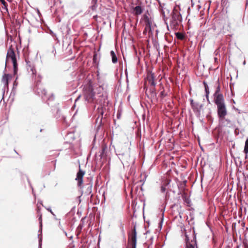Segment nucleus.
I'll list each match as a JSON object with an SVG mask.
<instances>
[{
  "label": "nucleus",
  "mask_w": 248,
  "mask_h": 248,
  "mask_svg": "<svg viewBox=\"0 0 248 248\" xmlns=\"http://www.w3.org/2000/svg\"><path fill=\"white\" fill-rule=\"evenodd\" d=\"M16 48L17 50H18V49H17V46H16ZM18 53H19V51H17V54H18Z\"/></svg>",
  "instance_id": "33"
},
{
  "label": "nucleus",
  "mask_w": 248,
  "mask_h": 248,
  "mask_svg": "<svg viewBox=\"0 0 248 248\" xmlns=\"http://www.w3.org/2000/svg\"><path fill=\"white\" fill-rule=\"evenodd\" d=\"M17 85V84H16V81H15V82H14V85Z\"/></svg>",
  "instance_id": "32"
},
{
  "label": "nucleus",
  "mask_w": 248,
  "mask_h": 248,
  "mask_svg": "<svg viewBox=\"0 0 248 248\" xmlns=\"http://www.w3.org/2000/svg\"><path fill=\"white\" fill-rule=\"evenodd\" d=\"M160 95L162 97H164L166 96V94L165 93L164 91H162L160 93Z\"/></svg>",
  "instance_id": "26"
},
{
  "label": "nucleus",
  "mask_w": 248,
  "mask_h": 248,
  "mask_svg": "<svg viewBox=\"0 0 248 248\" xmlns=\"http://www.w3.org/2000/svg\"><path fill=\"white\" fill-rule=\"evenodd\" d=\"M110 55L112 58V62L113 63H116L118 62L117 57L116 56V55L115 53V52L113 50H111L110 51Z\"/></svg>",
  "instance_id": "14"
},
{
  "label": "nucleus",
  "mask_w": 248,
  "mask_h": 248,
  "mask_svg": "<svg viewBox=\"0 0 248 248\" xmlns=\"http://www.w3.org/2000/svg\"><path fill=\"white\" fill-rule=\"evenodd\" d=\"M104 108L103 107V106H101L100 107H99L97 108V115L98 116L97 117L96 119V123L99 124H100L102 123V120L103 118V115L104 114Z\"/></svg>",
  "instance_id": "8"
},
{
  "label": "nucleus",
  "mask_w": 248,
  "mask_h": 248,
  "mask_svg": "<svg viewBox=\"0 0 248 248\" xmlns=\"http://www.w3.org/2000/svg\"><path fill=\"white\" fill-rule=\"evenodd\" d=\"M39 220H40L41 222L42 221V216L41 215H40V216Z\"/></svg>",
  "instance_id": "29"
},
{
  "label": "nucleus",
  "mask_w": 248,
  "mask_h": 248,
  "mask_svg": "<svg viewBox=\"0 0 248 248\" xmlns=\"http://www.w3.org/2000/svg\"><path fill=\"white\" fill-rule=\"evenodd\" d=\"M85 175V171L82 170L79 166V170L77 174L76 180L77 181V186L80 189L83 188V177Z\"/></svg>",
  "instance_id": "6"
},
{
  "label": "nucleus",
  "mask_w": 248,
  "mask_h": 248,
  "mask_svg": "<svg viewBox=\"0 0 248 248\" xmlns=\"http://www.w3.org/2000/svg\"><path fill=\"white\" fill-rule=\"evenodd\" d=\"M107 149V147L105 145H104L102 146L101 151L100 152V156L101 157H103L104 156L105 152L106 151V150Z\"/></svg>",
  "instance_id": "21"
},
{
  "label": "nucleus",
  "mask_w": 248,
  "mask_h": 248,
  "mask_svg": "<svg viewBox=\"0 0 248 248\" xmlns=\"http://www.w3.org/2000/svg\"><path fill=\"white\" fill-rule=\"evenodd\" d=\"M83 96L88 103L99 104L101 106H105L108 104L107 95L101 86L94 88L91 83L84 86Z\"/></svg>",
  "instance_id": "1"
},
{
  "label": "nucleus",
  "mask_w": 248,
  "mask_h": 248,
  "mask_svg": "<svg viewBox=\"0 0 248 248\" xmlns=\"http://www.w3.org/2000/svg\"><path fill=\"white\" fill-rule=\"evenodd\" d=\"M244 153L246 154V158H248V139L246 140L245 142V148H244Z\"/></svg>",
  "instance_id": "17"
},
{
  "label": "nucleus",
  "mask_w": 248,
  "mask_h": 248,
  "mask_svg": "<svg viewBox=\"0 0 248 248\" xmlns=\"http://www.w3.org/2000/svg\"><path fill=\"white\" fill-rule=\"evenodd\" d=\"M228 115L229 113L224 103L223 95L218 93V117L221 126H229L231 124V121L228 118Z\"/></svg>",
  "instance_id": "2"
},
{
  "label": "nucleus",
  "mask_w": 248,
  "mask_h": 248,
  "mask_svg": "<svg viewBox=\"0 0 248 248\" xmlns=\"http://www.w3.org/2000/svg\"><path fill=\"white\" fill-rule=\"evenodd\" d=\"M27 63V68L29 72H31V74L35 76V79H36V70L34 66L30 62L26 61Z\"/></svg>",
  "instance_id": "9"
},
{
  "label": "nucleus",
  "mask_w": 248,
  "mask_h": 248,
  "mask_svg": "<svg viewBox=\"0 0 248 248\" xmlns=\"http://www.w3.org/2000/svg\"><path fill=\"white\" fill-rule=\"evenodd\" d=\"M176 37L180 40H183L185 38V36L183 33L177 32L175 33Z\"/></svg>",
  "instance_id": "16"
},
{
  "label": "nucleus",
  "mask_w": 248,
  "mask_h": 248,
  "mask_svg": "<svg viewBox=\"0 0 248 248\" xmlns=\"http://www.w3.org/2000/svg\"><path fill=\"white\" fill-rule=\"evenodd\" d=\"M38 78H39V79L37 80V82H40V76H38Z\"/></svg>",
  "instance_id": "30"
},
{
  "label": "nucleus",
  "mask_w": 248,
  "mask_h": 248,
  "mask_svg": "<svg viewBox=\"0 0 248 248\" xmlns=\"http://www.w3.org/2000/svg\"><path fill=\"white\" fill-rule=\"evenodd\" d=\"M191 105L196 115L200 116L201 112L202 110V105L198 102H194L192 100L191 101Z\"/></svg>",
  "instance_id": "7"
},
{
  "label": "nucleus",
  "mask_w": 248,
  "mask_h": 248,
  "mask_svg": "<svg viewBox=\"0 0 248 248\" xmlns=\"http://www.w3.org/2000/svg\"><path fill=\"white\" fill-rule=\"evenodd\" d=\"M149 83L150 84L151 87H155V83L154 80V78L153 75L151 76L150 78L149 81Z\"/></svg>",
  "instance_id": "19"
},
{
  "label": "nucleus",
  "mask_w": 248,
  "mask_h": 248,
  "mask_svg": "<svg viewBox=\"0 0 248 248\" xmlns=\"http://www.w3.org/2000/svg\"><path fill=\"white\" fill-rule=\"evenodd\" d=\"M56 167V164H54V168Z\"/></svg>",
  "instance_id": "36"
},
{
  "label": "nucleus",
  "mask_w": 248,
  "mask_h": 248,
  "mask_svg": "<svg viewBox=\"0 0 248 248\" xmlns=\"http://www.w3.org/2000/svg\"><path fill=\"white\" fill-rule=\"evenodd\" d=\"M12 78V75L9 74H4L3 75L2 78V82L4 84V86H8L9 80L11 79Z\"/></svg>",
  "instance_id": "10"
},
{
  "label": "nucleus",
  "mask_w": 248,
  "mask_h": 248,
  "mask_svg": "<svg viewBox=\"0 0 248 248\" xmlns=\"http://www.w3.org/2000/svg\"><path fill=\"white\" fill-rule=\"evenodd\" d=\"M182 21V16L176 8H174L171 14V19L170 22V26L173 28H176Z\"/></svg>",
  "instance_id": "4"
},
{
  "label": "nucleus",
  "mask_w": 248,
  "mask_h": 248,
  "mask_svg": "<svg viewBox=\"0 0 248 248\" xmlns=\"http://www.w3.org/2000/svg\"><path fill=\"white\" fill-rule=\"evenodd\" d=\"M204 86H205V91H206V96H207V98H208V95L209 93V89L208 88L207 85L206 84H205V83L204 82Z\"/></svg>",
  "instance_id": "25"
},
{
  "label": "nucleus",
  "mask_w": 248,
  "mask_h": 248,
  "mask_svg": "<svg viewBox=\"0 0 248 248\" xmlns=\"http://www.w3.org/2000/svg\"><path fill=\"white\" fill-rule=\"evenodd\" d=\"M0 1L4 5H5V4H6V2H5V1L4 0H0Z\"/></svg>",
  "instance_id": "28"
},
{
  "label": "nucleus",
  "mask_w": 248,
  "mask_h": 248,
  "mask_svg": "<svg viewBox=\"0 0 248 248\" xmlns=\"http://www.w3.org/2000/svg\"><path fill=\"white\" fill-rule=\"evenodd\" d=\"M196 245L195 241H191V242L188 241L186 242V248H195V245Z\"/></svg>",
  "instance_id": "15"
},
{
  "label": "nucleus",
  "mask_w": 248,
  "mask_h": 248,
  "mask_svg": "<svg viewBox=\"0 0 248 248\" xmlns=\"http://www.w3.org/2000/svg\"><path fill=\"white\" fill-rule=\"evenodd\" d=\"M128 243L131 246V248H136L137 232L135 226L128 234Z\"/></svg>",
  "instance_id": "5"
},
{
  "label": "nucleus",
  "mask_w": 248,
  "mask_h": 248,
  "mask_svg": "<svg viewBox=\"0 0 248 248\" xmlns=\"http://www.w3.org/2000/svg\"><path fill=\"white\" fill-rule=\"evenodd\" d=\"M161 191L164 192L166 190V188L165 186H161Z\"/></svg>",
  "instance_id": "27"
},
{
  "label": "nucleus",
  "mask_w": 248,
  "mask_h": 248,
  "mask_svg": "<svg viewBox=\"0 0 248 248\" xmlns=\"http://www.w3.org/2000/svg\"><path fill=\"white\" fill-rule=\"evenodd\" d=\"M17 85V84H16V81H15V82H14V85Z\"/></svg>",
  "instance_id": "31"
},
{
  "label": "nucleus",
  "mask_w": 248,
  "mask_h": 248,
  "mask_svg": "<svg viewBox=\"0 0 248 248\" xmlns=\"http://www.w3.org/2000/svg\"><path fill=\"white\" fill-rule=\"evenodd\" d=\"M159 10H160V11H161V13H162V15L163 16L165 17V12L164 11V10L163 9V7H162L161 4H160V3H159Z\"/></svg>",
  "instance_id": "24"
},
{
  "label": "nucleus",
  "mask_w": 248,
  "mask_h": 248,
  "mask_svg": "<svg viewBox=\"0 0 248 248\" xmlns=\"http://www.w3.org/2000/svg\"><path fill=\"white\" fill-rule=\"evenodd\" d=\"M147 32H148L149 33H150L151 32V26H145V29L143 32V33L144 34H146Z\"/></svg>",
  "instance_id": "20"
},
{
  "label": "nucleus",
  "mask_w": 248,
  "mask_h": 248,
  "mask_svg": "<svg viewBox=\"0 0 248 248\" xmlns=\"http://www.w3.org/2000/svg\"><path fill=\"white\" fill-rule=\"evenodd\" d=\"M217 60V58H215V61L216 62Z\"/></svg>",
  "instance_id": "35"
},
{
  "label": "nucleus",
  "mask_w": 248,
  "mask_h": 248,
  "mask_svg": "<svg viewBox=\"0 0 248 248\" xmlns=\"http://www.w3.org/2000/svg\"><path fill=\"white\" fill-rule=\"evenodd\" d=\"M9 59L11 60L14 69V75L16 76L17 75L18 71V64L17 62V59L16 55V53L12 45L10 46L8 49L7 55H6V62ZM7 62H6V63ZM6 65V64H5Z\"/></svg>",
  "instance_id": "3"
},
{
  "label": "nucleus",
  "mask_w": 248,
  "mask_h": 248,
  "mask_svg": "<svg viewBox=\"0 0 248 248\" xmlns=\"http://www.w3.org/2000/svg\"><path fill=\"white\" fill-rule=\"evenodd\" d=\"M217 22V20L215 18H214L213 20V27L212 28H210V29H209V31H212V30L213 31H215L216 30V25H215V23L216 22Z\"/></svg>",
  "instance_id": "22"
},
{
  "label": "nucleus",
  "mask_w": 248,
  "mask_h": 248,
  "mask_svg": "<svg viewBox=\"0 0 248 248\" xmlns=\"http://www.w3.org/2000/svg\"><path fill=\"white\" fill-rule=\"evenodd\" d=\"M148 93L151 98H155L156 97V93L155 87H151Z\"/></svg>",
  "instance_id": "13"
},
{
  "label": "nucleus",
  "mask_w": 248,
  "mask_h": 248,
  "mask_svg": "<svg viewBox=\"0 0 248 248\" xmlns=\"http://www.w3.org/2000/svg\"><path fill=\"white\" fill-rule=\"evenodd\" d=\"M87 189L85 191V193L87 195H89L92 192V185L89 184L87 185Z\"/></svg>",
  "instance_id": "18"
},
{
  "label": "nucleus",
  "mask_w": 248,
  "mask_h": 248,
  "mask_svg": "<svg viewBox=\"0 0 248 248\" xmlns=\"http://www.w3.org/2000/svg\"><path fill=\"white\" fill-rule=\"evenodd\" d=\"M143 20L146 26H151L152 21L151 18H150L148 16L144 15L143 17Z\"/></svg>",
  "instance_id": "12"
},
{
  "label": "nucleus",
  "mask_w": 248,
  "mask_h": 248,
  "mask_svg": "<svg viewBox=\"0 0 248 248\" xmlns=\"http://www.w3.org/2000/svg\"><path fill=\"white\" fill-rule=\"evenodd\" d=\"M132 9V13L134 15L137 16L141 15L143 11V8L140 5L136 6V7H133Z\"/></svg>",
  "instance_id": "11"
},
{
  "label": "nucleus",
  "mask_w": 248,
  "mask_h": 248,
  "mask_svg": "<svg viewBox=\"0 0 248 248\" xmlns=\"http://www.w3.org/2000/svg\"><path fill=\"white\" fill-rule=\"evenodd\" d=\"M95 55H94V56H93V61H94V60H95Z\"/></svg>",
  "instance_id": "34"
},
{
  "label": "nucleus",
  "mask_w": 248,
  "mask_h": 248,
  "mask_svg": "<svg viewBox=\"0 0 248 248\" xmlns=\"http://www.w3.org/2000/svg\"><path fill=\"white\" fill-rule=\"evenodd\" d=\"M214 96V102L216 105H217V89L215 92Z\"/></svg>",
  "instance_id": "23"
}]
</instances>
